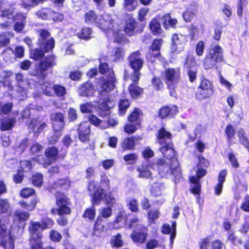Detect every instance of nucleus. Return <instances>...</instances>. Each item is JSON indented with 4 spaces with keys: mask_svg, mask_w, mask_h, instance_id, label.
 Segmentation results:
<instances>
[{
    "mask_svg": "<svg viewBox=\"0 0 249 249\" xmlns=\"http://www.w3.org/2000/svg\"><path fill=\"white\" fill-rule=\"evenodd\" d=\"M128 18L124 19L123 31L125 35L130 37L143 32L145 25L141 24L132 15H128Z\"/></svg>",
    "mask_w": 249,
    "mask_h": 249,
    "instance_id": "nucleus-12",
    "label": "nucleus"
},
{
    "mask_svg": "<svg viewBox=\"0 0 249 249\" xmlns=\"http://www.w3.org/2000/svg\"><path fill=\"white\" fill-rule=\"evenodd\" d=\"M54 224L53 220L50 217H46L41 219L40 225L43 231L46 229H51Z\"/></svg>",
    "mask_w": 249,
    "mask_h": 249,
    "instance_id": "nucleus-62",
    "label": "nucleus"
},
{
    "mask_svg": "<svg viewBox=\"0 0 249 249\" xmlns=\"http://www.w3.org/2000/svg\"><path fill=\"white\" fill-rule=\"evenodd\" d=\"M215 92V87L212 81L204 76L200 78L199 84L195 92V98L202 101L212 98Z\"/></svg>",
    "mask_w": 249,
    "mask_h": 249,
    "instance_id": "nucleus-7",
    "label": "nucleus"
},
{
    "mask_svg": "<svg viewBox=\"0 0 249 249\" xmlns=\"http://www.w3.org/2000/svg\"><path fill=\"white\" fill-rule=\"evenodd\" d=\"M43 176L41 173H36L32 177V183L36 187H41L43 183Z\"/></svg>",
    "mask_w": 249,
    "mask_h": 249,
    "instance_id": "nucleus-64",
    "label": "nucleus"
},
{
    "mask_svg": "<svg viewBox=\"0 0 249 249\" xmlns=\"http://www.w3.org/2000/svg\"><path fill=\"white\" fill-rule=\"evenodd\" d=\"M129 79L132 81L128 87L130 96L134 100L141 98L144 94V89L139 86L140 77H129Z\"/></svg>",
    "mask_w": 249,
    "mask_h": 249,
    "instance_id": "nucleus-18",
    "label": "nucleus"
},
{
    "mask_svg": "<svg viewBox=\"0 0 249 249\" xmlns=\"http://www.w3.org/2000/svg\"><path fill=\"white\" fill-rule=\"evenodd\" d=\"M189 182L193 184L190 188V192L195 196L199 197L201 191V185L200 181L189 178Z\"/></svg>",
    "mask_w": 249,
    "mask_h": 249,
    "instance_id": "nucleus-46",
    "label": "nucleus"
},
{
    "mask_svg": "<svg viewBox=\"0 0 249 249\" xmlns=\"http://www.w3.org/2000/svg\"><path fill=\"white\" fill-rule=\"evenodd\" d=\"M164 189V187L162 183L154 182L150 189V194L154 197L160 196H161L162 191Z\"/></svg>",
    "mask_w": 249,
    "mask_h": 249,
    "instance_id": "nucleus-48",
    "label": "nucleus"
},
{
    "mask_svg": "<svg viewBox=\"0 0 249 249\" xmlns=\"http://www.w3.org/2000/svg\"><path fill=\"white\" fill-rule=\"evenodd\" d=\"M44 50L36 48L30 52L31 58L35 61L40 60L39 62L35 66L32 75L38 79L44 80L47 76V71L52 69L56 65V56L53 54L48 55L43 58L45 54Z\"/></svg>",
    "mask_w": 249,
    "mask_h": 249,
    "instance_id": "nucleus-1",
    "label": "nucleus"
},
{
    "mask_svg": "<svg viewBox=\"0 0 249 249\" xmlns=\"http://www.w3.org/2000/svg\"><path fill=\"white\" fill-rule=\"evenodd\" d=\"M16 122L15 118H5L0 120V130L1 131H8L13 128Z\"/></svg>",
    "mask_w": 249,
    "mask_h": 249,
    "instance_id": "nucleus-35",
    "label": "nucleus"
},
{
    "mask_svg": "<svg viewBox=\"0 0 249 249\" xmlns=\"http://www.w3.org/2000/svg\"><path fill=\"white\" fill-rule=\"evenodd\" d=\"M227 175L226 169H223L219 172L217 177L218 182L214 187V193L215 195L219 196L222 193Z\"/></svg>",
    "mask_w": 249,
    "mask_h": 249,
    "instance_id": "nucleus-32",
    "label": "nucleus"
},
{
    "mask_svg": "<svg viewBox=\"0 0 249 249\" xmlns=\"http://www.w3.org/2000/svg\"><path fill=\"white\" fill-rule=\"evenodd\" d=\"M144 114L143 111L138 107H134L127 116V120L128 123L136 124L141 126L143 121Z\"/></svg>",
    "mask_w": 249,
    "mask_h": 249,
    "instance_id": "nucleus-28",
    "label": "nucleus"
},
{
    "mask_svg": "<svg viewBox=\"0 0 249 249\" xmlns=\"http://www.w3.org/2000/svg\"><path fill=\"white\" fill-rule=\"evenodd\" d=\"M138 158V155L136 153H131L125 154L123 157L124 161L127 165L135 164Z\"/></svg>",
    "mask_w": 249,
    "mask_h": 249,
    "instance_id": "nucleus-58",
    "label": "nucleus"
},
{
    "mask_svg": "<svg viewBox=\"0 0 249 249\" xmlns=\"http://www.w3.org/2000/svg\"><path fill=\"white\" fill-rule=\"evenodd\" d=\"M162 24L165 29H168L169 27L175 28L178 23V20L176 18H173L170 14H165L161 18Z\"/></svg>",
    "mask_w": 249,
    "mask_h": 249,
    "instance_id": "nucleus-38",
    "label": "nucleus"
},
{
    "mask_svg": "<svg viewBox=\"0 0 249 249\" xmlns=\"http://www.w3.org/2000/svg\"><path fill=\"white\" fill-rule=\"evenodd\" d=\"M77 134L79 140L83 143H87L90 141V126L86 122L81 123L78 126Z\"/></svg>",
    "mask_w": 249,
    "mask_h": 249,
    "instance_id": "nucleus-24",
    "label": "nucleus"
},
{
    "mask_svg": "<svg viewBox=\"0 0 249 249\" xmlns=\"http://www.w3.org/2000/svg\"><path fill=\"white\" fill-rule=\"evenodd\" d=\"M84 22L88 25H95L101 29H105V20L102 15H98L95 10H89L84 15Z\"/></svg>",
    "mask_w": 249,
    "mask_h": 249,
    "instance_id": "nucleus-16",
    "label": "nucleus"
},
{
    "mask_svg": "<svg viewBox=\"0 0 249 249\" xmlns=\"http://www.w3.org/2000/svg\"><path fill=\"white\" fill-rule=\"evenodd\" d=\"M128 217L124 210L119 211L115 219L112 221V227L114 229H119L127 225Z\"/></svg>",
    "mask_w": 249,
    "mask_h": 249,
    "instance_id": "nucleus-26",
    "label": "nucleus"
},
{
    "mask_svg": "<svg viewBox=\"0 0 249 249\" xmlns=\"http://www.w3.org/2000/svg\"><path fill=\"white\" fill-rule=\"evenodd\" d=\"M94 85L92 82L88 80L81 84L78 89V94L82 97H89L93 93Z\"/></svg>",
    "mask_w": 249,
    "mask_h": 249,
    "instance_id": "nucleus-31",
    "label": "nucleus"
},
{
    "mask_svg": "<svg viewBox=\"0 0 249 249\" xmlns=\"http://www.w3.org/2000/svg\"><path fill=\"white\" fill-rule=\"evenodd\" d=\"M92 29L89 27H83L80 31L76 34V36L81 39L89 40L91 38Z\"/></svg>",
    "mask_w": 249,
    "mask_h": 249,
    "instance_id": "nucleus-52",
    "label": "nucleus"
},
{
    "mask_svg": "<svg viewBox=\"0 0 249 249\" xmlns=\"http://www.w3.org/2000/svg\"><path fill=\"white\" fill-rule=\"evenodd\" d=\"M28 231L29 234V245L30 249L39 248L42 241L43 231L40 225V222L31 220L29 223Z\"/></svg>",
    "mask_w": 249,
    "mask_h": 249,
    "instance_id": "nucleus-9",
    "label": "nucleus"
},
{
    "mask_svg": "<svg viewBox=\"0 0 249 249\" xmlns=\"http://www.w3.org/2000/svg\"><path fill=\"white\" fill-rule=\"evenodd\" d=\"M151 82L153 89L157 91L162 90L164 88V84L159 76H154Z\"/></svg>",
    "mask_w": 249,
    "mask_h": 249,
    "instance_id": "nucleus-57",
    "label": "nucleus"
},
{
    "mask_svg": "<svg viewBox=\"0 0 249 249\" xmlns=\"http://www.w3.org/2000/svg\"><path fill=\"white\" fill-rule=\"evenodd\" d=\"M197 11L196 6L194 4L189 5L186 11L183 13L182 16L186 22H190L194 18Z\"/></svg>",
    "mask_w": 249,
    "mask_h": 249,
    "instance_id": "nucleus-45",
    "label": "nucleus"
},
{
    "mask_svg": "<svg viewBox=\"0 0 249 249\" xmlns=\"http://www.w3.org/2000/svg\"><path fill=\"white\" fill-rule=\"evenodd\" d=\"M45 157L42 156L41 158L37 157L36 159L37 162L41 164L45 168H47L53 163H55L58 160H63L67 155V152H62L59 153L58 147L52 145L47 147L44 152Z\"/></svg>",
    "mask_w": 249,
    "mask_h": 249,
    "instance_id": "nucleus-8",
    "label": "nucleus"
},
{
    "mask_svg": "<svg viewBox=\"0 0 249 249\" xmlns=\"http://www.w3.org/2000/svg\"><path fill=\"white\" fill-rule=\"evenodd\" d=\"M141 56L142 53L139 50L133 52L129 54L127 57L128 64L133 70L129 77H141L140 71L144 64V61Z\"/></svg>",
    "mask_w": 249,
    "mask_h": 249,
    "instance_id": "nucleus-10",
    "label": "nucleus"
},
{
    "mask_svg": "<svg viewBox=\"0 0 249 249\" xmlns=\"http://www.w3.org/2000/svg\"><path fill=\"white\" fill-rule=\"evenodd\" d=\"M224 60L223 50L218 44L210 48L204 58L202 65L205 70L217 69V63Z\"/></svg>",
    "mask_w": 249,
    "mask_h": 249,
    "instance_id": "nucleus-3",
    "label": "nucleus"
},
{
    "mask_svg": "<svg viewBox=\"0 0 249 249\" xmlns=\"http://www.w3.org/2000/svg\"><path fill=\"white\" fill-rule=\"evenodd\" d=\"M36 194V190L31 187L22 188L19 193V196L23 198H27Z\"/></svg>",
    "mask_w": 249,
    "mask_h": 249,
    "instance_id": "nucleus-59",
    "label": "nucleus"
},
{
    "mask_svg": "<svg viewBox=\"0 0 249 249\" xmlns=\"http://www.w3.org/2000/svg\"><path fill=\"white\" fill-rule=\"evenodd\" d=\"M50 120L53 130L54 132H61L65 124L64 114L60 112H53L50 114Z\"/></svg>",
    "mask_w": 249,
    "mask_h": 249,
    "instance_id": "nucleus-19",
    "label": "nucleus"
},
{
    "mask_svg": "<svg viewBox=\"0 0 249 249\" xmlns=\"http://www.w3.org/2000/svg\"><path fill=\"white\" fill-rule=\"evenodd\" d=\"M115 81V77H113L112 79L111 78H107V79L102 78L99 83V87L101 89L100 94H108L113 89Z\"/></svg>",
    "mask_w": 249,
    "mask_h": 249,
    "instance_id": "nucleus-30",
    "label": "nucleus"
},
{
    "mask_svg": "<svg viewBox=\"0 0 249 249\" xmlns=\"http://www.w3.org/2000/svg\"><path fill=\"white\" fill-rule=\"evenodd\" d=\"M13 36V33L11 32L0 33V49L2 47H6L2 52L3 55H5L8 52H10L11 54H13V49L10 47L7 46L10 44L11 37Z\"/></svg>",
    "mask_w": 249,
    "mask_h": 249,
    "instance_id": "nucleus-25",
    "label": "nucleus"
},
{
    "mask_svg": "<svg viewBox=\"0 0 249 249\" xmlns=\"http://www.w3.org/2000/svg\"><path fill=\"white\" fill-rule=\"evenodd\" d=\"M123 8L125 11L132 12L137 8L135 0H124Z\"/></svg>",
    "mask_w": 249,
    "mask_h": 249,
    "instance_id": "nucleus-60",
    "label": "nucleus"
},
{
    "mask_svg": "<svg viewBox=\"0 0 249 249\" xmlns=\"http://www.w3.org/2000/svg\"><path fill=\"white\" fill-rule=\"evenodd\" d=\"M171 48L173 52H179L183 48V42L179 38L178 34H173L171 38Z\"/></svg>",
    "mask_w": 249,
    "mask_h": 249,
    "instance_id": "nucleus-39",
    "label": "nucleus"
},
{
    "mask_svg": "<svg viewBox=\"0 0 249 249\" xmlns=\"http://www.w3.org/2000/svg\"><path fill=\"white\" fill-rule=\"evenodd\" d=\"M149 29L154 36H158L162 32L160 23L157 18H153L149 24Z\"/></svg>",
    "mask_w": 249,
    "mask_h": 249,
    "instance_id": "nucleus-40",
    "label": "nucleus"
},
{
    "mask_svg": "<svg viewBox=\"0 0 249 249\" xmlns=\"http://www.w3.org/2000/svg\"><path fill=\"white\" fill-rule=\"evenodd\" d=\"M133 242L138 245L146 242L148 236V229L145 226H141L137 229L133 230L130 234Z\"/></svg>",
    "mask_w": 249,
    "mask_h": 249,
    "instance_id": "nucleus-17",
    "label": "nucleus"
},
{
    "mask_svg": "<svg viewBox=\"0 0 249 249\" xmlns=\"http://www.w3.org/2000/svg\"><path fill=\"white\" fill-rule=\"evenodd\" d=\"M125 54V51L123 48L117 47L114 49L112 56L113 61L116 62L124 59Z\"/></svg>",
    "mask_w": 249,
    "mask_h": 249,
    "instance_id": "nucleus-54",
    "label": "nucleus"
},
{
    "mask_svg": "<svg viewBox=\"0 0 249 249\" xmlns=\"http://www.w3.org/2000/svg\"><path fill=\"white\" fill-rule=\"evenodd\" d=\"M110 102V99L108 96L107 95L104 100L99 105V113L100 116L103 117L108 115L110 113V107L108 103Z\"/></svg>",
    "mask_w": 249,
    "mask_h": 249,
    "instance_id": "nucleus-42",
    "label": "nucleus"
},
{
    "mask_svg": "<svg viewBox=\"0 0 249 249\" xmlns=\"http://www.w3.org/2000/svg\"><path fill=\"white\" fill-rule=\"evenodd\" d=\"M164 81L169 90L170 96L177 98V89L181 79V73L179 68H169L163 72Z\"/></svg>",
    "mask_w": 249,
    "mask_h": 249,
    "instance_id": "nucleus-5",
    "label": "nucleus"
},
{
    "mask_svg": "<svg viewBox=\"0 0 249 249\" xmlns=\"http://www.w3.org/2000/svg\"><path fill=\"white\" fill-rule=\"evenodd\" d=\"M139 172V177L145 178H152V173L147 165L142 164L137 168Z\"/></svg>",
    "mask_w": 249,
    "mask_h": 249,
    "instance_id": "nucleus-51",
    "label": "nucleus"
},
{
    "mask_svg": "<svg viewBox=\"0 0 249 249\" xmlns=\"http://www.w3.org/2000/svg\"><path fill=\"white\" fill-rule=\"evenodd\" d=\"M10 204L6 198H0V214L7 213L9 211Z\"/></svg>",
    "mask_w": 249,
    "mask_h": 249,
    "instance_id": "nucleus-61",
    "label": "nucleus"
},
{
    "mask_svg": "<svg viewBox=\"0 0 249 249\" xmlns=\"http://www.w3.org/2000/svg\"><path fill=\"white\" fill-rule=\"evenodd\" d=\"M38 38L37 45L44 50L45 52H52L55 46V40L51 36V33L46 29H40L37 30Z\"/></svg>",
    "mask_w": 249,
    "mask_h": 249,
    "instance_id": "nucleus-11",
    "label": "nucleus"
},
{
    "mask_svg": "<svg viewBox=\"0 0 249 249\" xmlns=\"http://www.w3.org/2000/svg\"><path fill=\"white\" fill-rule=\"evenodd\" d=\"M99 72L102 75H106L107 78H113L115 75L112 68L106 62H103L101 58L99 59Z\"/></svg>",
    "mask_w": 249,
    "mask_h": 249,
    "instance_id": "nucleus-34",
    "label": "nucleus"
},
{
    "mask_svg": "<svg viewBox=\"0 0 249 249\" xmlns=\"http://www.w3.org/2000/svg\"><path fill=\"white\" fill-rule=\"evenodd\" d=\"M160 212L158 209L155 210H150L147 212L148 221L150 224L155 223V221L159 217Z\"/></svg>",
    "mask_w": 249,
    "mask_h": 249,
    "instance_id": "nucleus-63",
    "label": "nucleus"
},
{
    "mask_svg": "<svg viewBox=\"0 0 249 249\" xmlns=\"http://www.w3.org/2000/svg\"><path fill=\"white\" fill-rule=\"evenodd\" d=\"M40 86L45 95L49 96L53 95L52 89H53V85H52V83L48 81H44L40 84Z\"/></svg>",
    "mask_w": 249,
    "mask_h": 249,
    "instance_id": "nucleus-55",
    "label": "nucleus"
},
{
    "mask_svg": "<svg viewBox=\"0 0 249 249\" xmlns=\"http://www.w3.org/2000/svg\"><path fill=\"white\" fill-rule=\"evenodd\" d=\"M141 140H142V138L141 136H131L124 138L120 143L122 151H126L135 149L136 146L135 142Z\"/></svg>",
    "mask_w": 249,
    "mask_h": 249,
    "instance_id": "nucleus-29",
    "label": "nucleus"
},
{
    "mask_svg": "<svg viewBox=\"0 0 249 249\" xmlns=\"http://www.w3.org/2000/svg\"><path fill=\"white\" fill-rule=\"evenodd\" d=\"M26 16L22 12H18L12 16V19L14 23V30L18 33H20L26 25Z\"/></svg>",
    "mask_w": 249,
    "mask_h": 249,
    "instance_id": "nucleus-23",
    "label": "nucleus"
},
{
    "mask_svg": "<svg viewBox=\"0 0 249 249\" xmlns=\"http://www.w3.org/2000/svg\"><path fill=\"white\" fill-rule=\"evenodd\" d=\"M36 16L44 20H53L54 22H59L64 19V15L50 7H44L38 10Z\"/></svg>",
    "mask_w": 249,
    "mask_h": 249,
    "instance_id": "nucleus-15",
    "label": "nucleus"
},
{
    "mask_svg": "<svg viewBox=\"0 0 249 249\" xmlns=\"http://www.w3.org/2000/svg\"><path fill=\"white\" fill-rule=\"evenodd\" d=\"M87 188L89 192L92 206L85 209L82 217L92 221L95 219L96 215L95 206L101 204L104 199L105 194L102 188L94 180L89 182Z\"/></svg>",
    "mask_w": 249,
    "mask_h": 249,
    "instance_id": "nucleus-2",
    "label": "nucleus"
},
{
    "mask_svg": "<svg viewBox=\"0 0 249 249\" xmlns=\"http://www.w3.org/2000/svg\"><path fill=\"white\" fill-rule=\"evenodd\" d=\"M55 205L57 208L53 207L50 213L53 215L57 214L59 216L69 215L71 213V200L64 192L57 191L54 195Z\"/></svg>",
    "mask_w": 249,
    "mask_h": 249,
    "instance_id": "nucleus-4",
    "label": "nucleus"
},
{
    "mask_svg": "<svg viewBox=\"0 0 249 249\" xmlns=\"http://www.w3.org/2000/svg\"><path fill=\"white\" fill-rule=\"evenodd\" d=\"M128 209L132 213H137L139 211V205L138 199L131 198L126 201Z\"/></svg>",
    "mask_w": 249,
    "mask_h": 249,
    "instance_id": "nucleus-56",
    "label": "nucleus"
},
{
    "mask_svg": "<svg viewBox=\"0 0 249 249\" xmlns=\"http://www.w3.org/2000/svg\"><path fill=\"white\" fill-rule=\"evenodd\" d=\"M122 29H119L113 32V42L114 43L123 44L129 42V40L126 36H127L125 35L124 33H122Z\"/></svg>",
    "mask_w": 249,
    "mask_h": 249,
    "instance_id": "nucleus-47",
    "label": "nucleus"
},
{
    "mask_svg": "<svg viewBox=\"0 0 249 249\" xmlns=\"http://www.w3.org/2000/svg\"><path fill=\"white\" fill-rule=\"evenodd\" d=\"M225 135L227 142L230 145L233 143L232 141L235 138V130L231 124H227L225 128Z\"/></svg>",
    "mask_w": 249,
    "mask_h": 249,
    "instance_id": "nucleus-44",
    "label": "nucleus"
},
{
    "mask_svg": "<svg viewBox=\"0 0 249 249\" xmlns=\"http://www.w3.org/2000/svg\"><path fill=\"white\" fill-rule=\"evenodd\" d=\"M169 156L163 155V157L168 160H170L171 175L174 176L175 179H179L181 177V169L179 166V161L178 159V156L176 152H174V154L171 155L168 154Z\"/></svg>",
    "mask_w": 249,
    "mask_h": 249,
    "instance_id": "nucleus-20",
    "label": "nucleus"
},
{
    "mask_svg": "<svg viewBox=\"0 0 249 249\" xmlns=\"http://www.w3.org/2000/svg\"><path fill=\"white\" fill-rule=\"evenodd\" d=\"M31 124L34 129H36V132L37 133L42 132L45 128L48 126L45 122H42L38 118H32L31 121Z\"/></svg>",
    "mask_w": 249,
    "mask_h": 249,
    "instance_id": "nucleus-49",
    "label": "nucleus"
},
{
    "mask_svg": "<svg viewBox=\"0 0 249 249\" xmlns=\"http://www.w3.org/2000/svg\"><path fill=\"white\" fill-rule=\"evenodd\" d=\"M110 245L112 248H121L124 245L123 235L121 233H117L111 237Z\"/></svg>",
    "mask_w": 249,
    "mask_h": 249,
    "instance_id": "nucleus-43",
    "label": "nucleus"
},
{
    "mask_svg": "<svg viewBox=\"0 0 249 249\" xmlns=\"http://www.w3.org/2000/svg\"><path fill=\"white\" fill-rule=\"evenodd\" d=\"M178 110L177 105H165L161 107L158 110L157 114L161 120L174 118L178 113Z\"/></svg>",
    "mask_w": 249,
    "mask_h": 249,
    "instance_id": "nucleus-22",
    "label": "nucleus"
},
{
    "mask_svg": "<svg viewBox=\"0 0 249 249\" xmlns=\"http://www.w3.org/2000/svg\"><path fill=\"white\" fill-rule=\"evenodd\" d=\"M71 185V181L68 177L58 178L53 182V185L55 188L67 191L70 188Z\"/></svg>",
    "mask_w": 249,
    "mask_h": 249,
    "instance_id": "nucleus-41",
    "label": "nucleus"
},
{
    "mask_svg": "<svg viewBox=\"0 0 249 249\" xmlns=\"http://www.w3.org/2000/svg\"><path fill=\"white\" fill-rule=\"evenodd\" d=\"M156 137L159 143L161 145L159 151L162 155L169 156L168 154H174L175 150L174 148V143L172 141L173 138L172 134L167 131L164 126L161 127L158 131Z\"/></svg>",
    "mask_w": 249,
    "mask_h": 249,
    "instance_id": "nucleus-6",
    "label": "nucleus"
},
{
    "mask_svg": "<svg viewBox=\"0 0 249 249\" xmlns=\"http://www.w3.org/2000/svg\"><path fill=\"white\" fill-rule=\"evenodd\" d=\"M30 214L28 212L22 210H17L14 214V221L18 224H21L24 228L26 225L25 222L27 221Z\"/></svg>",
    "mask_w": 249,
    "mask_h": 249,
    "instance_id": "nucleus-33",
    "label": "nucleus"
},
{
    "mask_svg": "<svg viewBox=\"0 0 249 249\" xmlns=\"http://www.w3.org/2000/svg\"><path fill=\"white\" fill-rule=\"evenodd\" d=\"M130 106V101L127 99H121L118 102V114L124 115Z\"/></svg>",
    "mask_w": 249,
    "mask_h": 249,
    "instance_id": "nucleus-53",
    "label": "nucleus"
},
{
    "mask_svg": "<svg viewBox=\"0 0 249 249\" xmlns=\"http://www.w3.org/2000/svg\"><path fill=\"white\" fill-rule=\"evenodd\" d=\"M183 67L186 70L190 82L194 83L197 78V64L195 56L187 54L183 62Z\"/></svg>",
    "mask_w": 249,
    "mask_h": 249,
    "instance_id": "nucleus-14",
    "label": "nucleus"
},
{
    "mask_svg": "<svg viewBox=\"0 0 249 249\" xmlns=\"http://www.w3.org/2000/svg\"><path fill=\"white\" fill-rule=\"evenodd\" d=\"M38 202L37 197L36 196L30 201L24 200H21L18 202V205L22 208L26 210L28 212L33 211L36 207V204Z\"/></svg>",
    "mask_w": 249,
    "mask_h": 249,
    "instance_id": "nucleus-36",
    "label": "nucleus"
},
{
    "mask_svg": "<svg viewBox=\"0 0 249 249\" xmlns=\"http://www.w3.org/2000/svg\"><path fill=\"white\" fill-rule=\"evenodd\" d=\"M0 247L3 249H15V239L13 234L0 239Z\"/></svg>",
    "mask_w": 249,
    "mask_h": 249,
    "instance_id": "nucleus-37",
    "label": "nucleus"
},
{
    "mask_svg": "<svg viewBox=\"0 0 249 249\" xmlns=\"http://www.w3.org/2000/svg\"><path fill=\"white\" fill-rule=\"evenodd\" d=\"M43 149V146L41 144L38 142H35L30 146L29 149V153L31 156H36V159L38 156L39 157V158H41L42 155L38 154L42 151Z\"/></svg>",
    "mask_w": 249,
    "mask_h": 249,
    "instance_id": "nucleus-50",
    "label": "nucleus"
},
{
    "mask_svg": "<svg viewBox=\"0 0 249 249\" xmlns=\"http://www.w3.org/2000/svg\"><path fill=\"white\" fill-rule=\"evenodd\" d=\"M165 158H160L156 162V166L157 168L159 175L161 178H168L171 175L170 160L167 161Z\"/></svg>",
    "mask_w": 249,
    "mask_h": 249,
    "instance_id": "nucleus-21",
    "label": "nucleus"
},
{
    "mask_svg": "<svg viewBox=\"0 0 249 249\" xmlns=\"http://www.w3.org/2000/svg\"><path fill=\"white\" fill-rule=\"evenodd\" d=\"M162 43V38H156L153 39L145 54V59L148 63L153 64L157 58L162 57L160 53Z\"/></svg>",
    "mask_w": 249,
    "mask_h": 249,
    "instance_id": "nucleus-13",
    "label": "nucleus"
},
{
    "mask_svg": "<svg viewBox=\"0 0 249 249\" xmlns=\"http://www.w3.org/2000/svg\"><path fill=\"white\" fill-rule=\"evenodd\" d=\"M105 231V221L100 215H98L94 222L91 235L93 236L100 237Z\"/></svg>",
    "mask_w": 249,
    "mask_h": 249,
    "instance_id": "nucleus-27",
    "label": "nucleus"
}]
</instances>
